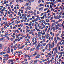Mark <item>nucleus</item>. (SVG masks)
<instances>
[{
    "mask_svg": "<svg viewBox=\"0 0 64 64\" xmlns=\"http://www.w3.org/2000/svg\"><path fill=\"white\" fill-rule=\"evenodd\" d=\"M35 49V48H32L30 49V52H32V51H34V50Z\"/></svg>",
    "mask_w": 64,
    "mask_h": 64,
    "instance_id": "1",
    "label": "nucleus"
},
{
    "mask_svg": "<svg viewBox=\"0 0 64 64\" xmlns=\"http://www.w3.org/2000/svg\"><path fill=\"white\" fill-rule=\"evenodd\" d=\"M27 9L29 10H31V7H30L29 6H28L27 7Z\"/></svg>",
    "mask_w": 64,
    "mask_h": 64,
    "instance_id": "2",
    "label": "nucleus"
},
{
    "mask_svg": "<svg viewBox=\"0 0 64 64\" xmlns=\"http://www.w3.org/2000/svg\"><path fill=\"white\" fill-rule=\"evenodd\" d=\"M29 3L28 2V3H26V4H25L24 6H28V5H29Z\"/></svg>",
    "mask_w": 64,
    "mask_h": 64,
    "instance_id": "3",
    "label": "nucleus"
},
{
    "mask_svg": "<svg viewBox=\"0 0 64 64\" xmlns=\"http://www.w3.org/2000/svg\"><path fill=\"white\" fill-rule=\"evenodd\" d=\"M34 61V60H32L30 62V64H32V63H33V61Z\"/></svg>",
    "mask_w": 64,
    "mask_h": 64,
    "instance_id": "4",
    "label": "nucleus"
},
{
    "mask_svg": "<svg viewBox=\"0 0 64 64\" xmlns=\"http://www.w3.org/2000/svg\"><path fill=\"white\" fill-rule=\"evenodd\" d=\"M9 17H10V18H12V14H10L9 15Z\"/></svg>",
    "mask_w": 64,
    "mask_h": 64,
    "instance_id": "5",
    "label": "nucleus"
},
{
    "mask_svg": "<svg viewBox=\"0 0 64 64\" xmlns=\"http://www.w3.org/2000/svg\"><path fill=\"white\" fill-rule=\"evenodd\" d=\"M10 62H11V60H9L8 62V64H9V63H10Z\"/></svg>",
    "mask_w": 64,
    "mask_h": 64,
    "instance_id": "6",
    "label": "nucleus"
},
{
    "mask_svg": "<svg viewBox=\"0 0 64 64\" xmlns=\"http://www.w3.org/2000/svg\"><path fill=\"white\" fill-rule=\"evenodd\" d=\"M11 51L12 52V54H13V49H11Z\"/></svg>",
    "mask_w": 64,
    "mask_h": 64,
    "instance_id": "7",
    "label": "nucleus"
},
{
    "mask_svg": "<svg viewBox=\"0 0 64 64\" xmlns=\"http://www.w3.org/2000/svg\"><path fill=\"white\" fill-rule=\"evenodd\" d=\"M40 6H44V4H40Z\"/></svg>",
    "mask_w": 64,
    "mask_h": 64,
    "instance_id": "8",
    "label": "nucleus"
},
{
    "mask_svg": "<svg viewBox=\"0 0 64 64\" xmlns=\"http://www.w3.org/2000/svg\"><path fill=\"white\" fill-rule=\"evenodd\" d=\"M2 44H0V49H2Z\"/></svg>",
    "mask_w": 64,
    "mask_h": 64,
    "instance_id": "9",
    "label": "nucleus"
},
{
    "mask_svg": "<svg viewBox=\"0 0 64 64\" xmlns=\"http://www.w3.org/2000/svg\"><path fill=\"white\" fill-rule=\"evenodd\" d=\"M34 55L33 54H31L30 56H30V57H32Z\"/></svg>",
    "mask_w": 64,
    "mask_h": 64,
    "instance_id": "10",
    "label": "nucleus"
},
{
    "mask_svg": "<svg viewBox=\"0 0 64 64\" xmlns=\"http://www.w3.org/2000/svg\"><path fill=\"white\" fill-rule=\"evenodd\" d=\"M18 53H22V51H20V50H19L18 51Z\"/></svg>",
    "mask_w": 64,
    "mask_h": 64,
    "instance_id": "11",
    "label": "nucleus"
},
{
    "mask_svg": "<svg viewBox=\"0 0 64 64\" xmlns=\"http://www.w3.org/2000/svg\"><path fill=\"white\" fill-rule=\"evenodd\" d=\"M38 18H36V19H35L34 20V22H36V21H37V20H38Z\"/></svg>",
    "mask_w": 64,
    "mask_h": 64,
    "instance_id": "12",
    "label": "nucleus"
},
{
    "mask_svg": "<svg viewBox=\"0 0 64 64\" xmlns=\"http://www.w3.org/2000/svg\"><path fill=\"white\" fill-rule=\"evenodd\" d=\"M35 58H36V59H37V58H40V57L38 56H36Z\"/></svg>",
    "mask_w": 64,
    "mask_h": 64,
    "instance_id": "13",
    "label": "nucleus"
},
{
    "mask_svg": "<svg viewBox=\"0 0 64 64\" xmlns=\"http://www.w3.org/2000/svg\"><path fill=\"white\" fill-rule=\"evenodd\" d=\"M36 53H36H35V54H33V55L34 56H35V55H37V53Z\"/></svg>",
    "mask_w": 64,
    "mask_h": 64,
    "instance_id": "14",
    "label": "nucleus"
},
{
    "mask_svg": "<svg viewBox=\"0 0 64 64\" xmlns=\"http://www.w3.org/2000/svg\"><path fill=\"white\" fill-rule=\"evenodd\" d=\"M55 45V44H54V43H53V44L52 45V47H54V46Z\"/></svg>",
    "mask_w": 64,
    "mask_h": 64,
    "instance_id": "15",
    "label": "nucleus"
},
{
    "mask_svg": "<svg viewBox=\"0 0 64 64\" xmlns=\"http://www.w3.org/2000/svg\"><path fill=\"white\" fill-rule=\"evenodd\" d=\"M10 40L11 41H13V38H10Z\"/></svg>",
    "mask_w": 64,
    "mask_h": 64,
    "instance_id": "16",
    "label": "nucleus"
},
{
    "mask_svg": "<svg viewBox=\"0 0 64 64\" xmlns=\"http://www.w3.org/2000/svg\"><path fill=\"white\" fill-rule=\"evenodd\" d=\"M28 60H31V58H30V56H28Z\"/></svg>",
    "mask_w": 64,
    "mask_h": 64,
    "instance_id": "17",
    "label": "nucleus"
},
{
    "mask_svg": "<svg viewBox=\"0 0 64 64\" xmlns=\"http://www.w3.org/2000/svg\"><path fill=\"white\" fill-rule=\"evenodd\" d=\"M58 17V15H57L55 19H57Z\"/></svg>",
    "mask_w": 64,
    "mask_h": 64,
    "instance_id": "18",
    "label": "nucleus"
},
{
    "mask_svg": "<svg viewBox=\"0 0 64 64\" xmlns=\"http://www.w3.org/2000/svg\"><path fill=\"white\" fill-rule=\"evenodd\" d=\"M29 12L30 13H33V12L32 10H30V11H29Z\"/></svg>",
    "mask_w": 64,
    "mask_h": 64,
    "instance_id": "19",
    "label": "nucleus"
},
{
    "mask_svg": "<svg viewBox=\"0 0 64 64\" xmlns=\"http://www.w3.org/2000/svg\"><path fill=\"white\" fill-rule=\"evenodd\" d=\"M20 2H23V0H19Z\"/></svg>",
    "mask_w": 64,
    "mask_h": 64,
    "instance_id": "20",
    "label": "nucleus"
},
{
    "mask_svg": "<svg viewBox=\"0 0 64 64\" xmlns=\"http://www.w3.org/2000/svg\"><path fill=\"white\" fill-rule=\"evenodd\" d=\"M8 51H10V48H9V47L8 48Z\"/></svg>",
    "mask_w": 64,
    "mask_h": 64,
    "instance_id": "21",
    "label": "nucleus"
},
{
    "mask_svg": "<svg viewBox=\"0 0 64 64\" xmlns=\"http://www.w3.org/2000/svg\"><path fill=\"white\" fill-rule=\"evenodd\" d=\"M39 50V48H38L36 47V50Z\"/></svg>",
    "mask_w": 64,
    "mask_h": 64,
    "instance_id": "22",
    "label": "nucleus"
},
{
    "mask_svg": "<svg viewBox=\"0 0 64 64\" xmlns=\"http://www.w3.org/2000/svg\"><path fill=\"white\" fill-rule=\"evenodd\" d=\"M24 61L26 62V61H27V59L26 58L24 60Z\"/></svg>",
    "mask_w": 64,
    "mask_h": 64,
    "instance_id": "23",
    "label": "nucleus"
},
{
    "mask_svg": "<svg viewBox=\"0 0 64 64\" xmlns=\"http://www.w3.org/2000/svg\"><path fill=\"white\" fill-rule=\"evenodd\" d=\"M59 21L60 22V21H62V19H60L59 20Z\"/></svg>",
    "mask_w": 64,
    "mask_h": 64,
    "instance_id": "24",
    "label": "nucleus"
},
{
    "mask_svg": "<svg viewBox=\"0 0 64 64\" xmlns=\"http://www.w3.org/2000/svg\"><path fill=\"white\" fill-rule=\"evenodd\" d=\"M38 27V26H37L35 27V29H36V30H37Z\"/></svg>",
    "mask_w": 64,
    "mask_h": 64,
    "instance_id": "25",
    "label": "nucleus"
},
{
    "mask_svg": "<svg viewBox=\"0 0 64 64\" xmlns=\"http://www.w3.org/2000/svg\"><path fill=\"white\" fill-rule=\"evenodd\" d=\"M29 48H30V47H28V48H27V50H28L29 49Z\"/></svg>",
    "mask_w": 64,
    "mask_h": 64,
    "instance_id": "26",
    "label": "nucleus"
},
{
    "mask_svg": "<svg viewBox=\"0 0 64 64\" xmlns=\"http://www.w3.org/2000/svg\"><path fill=\"white\" fill-rule=\"evenodd\" d=\"M34 15H36V13H35V12H34Z\"/></svg>",
    "mask_w": 64,
    "mask_h": 64,
    "instance_id": "27",
    "label": "nucleus"
},
{
    "mask_svg": "<svg viewBox=\"0 0 64 64\" xmlns=\"http://www.w3.org/2000/svg\"><path fill=\"white\" fill-rule=\"evenodd\" d=\"M54 26V23H52V27H53Z\"/></svg>",
    "mask_w": 64,
    "mask_h": 64,
    "instance_id": "28",
    "label": "nucleus"
},
{
    "mask_svg": "<svg viewBox=\"0 0 64 64\" xmlns=\"http://www.w3.org/2000/svg\"><path fill=\"white\" fill-rule=\"evenodd\" d=\"M47 48H48V46H46L45 48V49L46 50H47Z\"/></svg>",
    "mask_w": 64,
    "mask_h": 64,
    "instance_id": "29",
    "label": "nucleus"
},
{
    "mask_svg": "<svg viewBox=\"0 0 64 64\" xmlns=\"http://www.w3.org/2000/svg\"><path fill=\"white\" fill-rule=\"evenodd\" d=\"M37 14H39V11H37Z\"/></svg>",
    "mask_w": 64,
    "mask_h": 64,
    "instance_id": "30",
    "label": "nucleus"
},
{
    "mask_svg": "<svg viewBox=\"0 0 64 64\" xmlns=\"http://www.w3.org/2000/svg\"><path fill=\"white\" fill-rule=\"evenodd\" d=\"M59 14H60V15H62V12H60L59 13Z\"/></svg>",
    "mask_w": 64,
    "mask_h": 64,
    "instance_id": "31",
    "label": "nucleus"
},
{
    "mask_svg": "<svg viewBox=\"0 0 64 64\" xmlns=\"http://www.w3.org/2000/svg\"><path fill=\"white\" fill-rule=\"evenodd\" d=\"M41 0H38V3H40V2H41Z\"/></svg>",
    "mask_w": 64,
    "mask_h": 64,
    "instance_id": "32",
    "label": "nucleus"
},
{
    "mask_svg": "<svg viewBox=\"0 0 64 64\" xmlns=\"http://www.w3.org/2000/svg\"><path fill=\"white\" fill-rule=\"evenodd\" d=\"M51 16H50L48 17V19H49L50 18H51Z\"/></svg>",
    "mask_w": 64,
    "mask_h": 64,
    "instance_id": "33",
    "label": "nucleus"
},
{
    "mask_svg": "<svg viewBox=\"0 0 64 64\" xmlns=\"http://www.w3.org/2000/svg\"><path fill=\"white\" fill-rule=\"evenodd\" d=\"M7 39H8V40H10V38H9L8 37L7 38Z\"/></svg>",
    "mask_w": 64,
    "mask_h": 64,
    "instance_id": "34",
    "label": "nucleus"
},
{
    "mask_svg": "<svg viewBox=\"0 0 64 64\" xmlns=\"http://www.w3.org/2000/svg\"><path fill=\"white\" fill-rule=\"evenodd\" d=\"M32 19H34V18H35L34 17V16H32Z\"/></svg>",
    "mask_w": 64,
    "mask_h": 64,
    "instance_id": "35",
    "label": "nucleus"
},
{
    "mask_svg": "<svg viewBox=\"0 0 64 64\" xmlns=\"http://www.w3.org/2000/svg\"><path fill=\"white\" fill-rule=\"evenodd\" d=\"M10 50H8V52H7V53H10Z\"/></svg>",
    "mask_w": 64,
    "mask_h": 64,
    "instance_id": "36",
    "label": "nucleus"
},
{
    "mask_svg": "<svg viewBox=\"0 0 64 64\" xmlns=\"http://www.w3.org/2000/svg\"><path fill=\"white\" fill-rule=\"evenodd\" d=\"M8 36H9V35H10V34H5L6 35H8Z\"/></svg>",
    "mask_w": 64,
    "mask_h": 64,
    "instance_id": "37",
    "label": "nucleus"
},
{
    "mask_svg": "<svg viewBox=\"0 0 64 64\" xmlns=\"http://www.w3.org/2000/svg\"><path fill=\"white\" fill-rule=\"evenodd\" d=\"M14 12L16 14H17V12L16 10L14 11Z\"/></svg>",
    "mask_w": 64,
    "mask_h": 64,
    "instance_id": "38",
    "label": "nucleus"
},
{
    "mask_svg": "<svg viewBox=\"0 0 64 64\" xmlns=\"http://www.w3.org/2000/svg\"><path fill=\"white\" fill-rule=\"evenodd\" d=\"M40 46H39V45H38V46H37L36 48H39V47H40Z\"/></svg>",
    "mask_w": 64,
    "mask_h": 64,
    "instance_id": "39",
    "label": "nucleus"
},
{
    "mask_svg": "<svg viewBox=\"0 0 64 64\" xmlns=\"http://www.w3.org/2000/svg\"><path fill=\"white\" fill-rule=\"evenodd\" d=\"M55 51H56V53H58V51L57 50H55Z\"/></svg>",
    "mask_w": 64,
    "mask_h": 64,
    "instance_id": "40",
    "label": "nucleus"
},
{
    "mask_svg": "<svg viewBox=\"0 0 64 64\" xmlns=\"http://www.w3.org/2000/svg\"><path fill=\"white\" fill-rule=\"evenodd\" d=\"M14 48H15L16 49H17V47L16 46H14Z\"/></svg>",
    "mask_w": 64,
    "mask_h": 64,
    "instance_id": "41",
    "label": "nucleus"
},
{
    "mask_svg": "<svg viewBox=\"0 0 64 64\" xmlns=\"http://www.w3.org/2000/svg\"><path fill=\"white\" fill-rule=\"evenodd\" d=\"M48 44L49 45V46H51V44H50V42L49 43H48Z\"/></svg>",
    "mask_w": 64,
    "mask_h": 64,
    "instance_id": "42",
    "label": "nucleus"
},
{
    "mask_svg": "<svg viewBox=\"0 0 64 64\" xmlns=\"http://www.w3.org/2000/svg\"><path fill=\"white\" fill-rule=\"evenodd\" d=\"M23 21H24V20H21L22 23H23Z\"/></svg>",
    "mask_w": 64,
    "mask_h": 64,
    "instance_id": "43",
    "label": "nucleus"
},
{
    "mask_svg": "<svg viewBox=\"0 0 64 64\" xmlns=\"http://www.w3.org/2000/svg\"><path fill=\"white\" fill-rule=\"evenodd\" d=\"M55 42L56 43V44H57V40H56Z\"/></svg>",
    "mask_w": 64,
    "mask_h": 64,
    "instance_id": "44",
    "label": "nucleus"
},
{
    "mask_svg": "<svg viewBox=\"0 0 64 64\" xmlns=\"http://www.w3.org/2000/svg\"><path fill=\"white\" fill-rule=\"evenodd\" d=\"M11 7L12 8H13V5H12L11 6Z\"/></svg>",
    "mask_w": 64,
    "mask_h": 64,
    "instance_id": "45",
    "label": "nucleus"
},
{
    "mask_svg": "<svg viewBox=\"0 0 64 64\" xmlns=\"http://www.w3.org/2000/svg\"><path fill=\"white\" fill-rule=\"evenodd\" d=\"M5 60H6V58H4L3 60V61H5Z\"/></svg>",
    "mask_w": 64,
    "mask_h": 64,
    "instance_id": "46",
    "label": "nucleus"
},
{
    "mask_svg": "<svg viewBox=\"0 0 64 64\" xmlns=\"http://www.w3.org/2000/svg\"><path fill=\"white\" fill-rule=\"evenodd\" d=\"M53 15H54V16H55V15H56V14H55V13L54 12L53 13Z\"/></svg>",
    "mask_w": 64,
    "mask_h": 64,
    "instance_id": "47",
    "label": "nucleus"
},
{
    "mask_svg": "<svg viewBox=\"0 0 64 64\" xmlns=\"http://www.w3.org/2000/svg\"><path fill=\"white\" fill-rule=\"evenodd\" d=\"M60 25V24H57V26L58 27V26H59V25Z\"/></svg>",
    "mask_w": 64,
    "mask_h": 64,
    "instance_id": "48",
    "label": "nucleus"
},
{
    "mask_svg": "<svg viewBox=\"0 0 64 64\" xmlns=\"http://www.w3.org/2000/svg\"><path fill=\"white\" fill-rule=\"evenodd\" d=\"M16 2L17 3H18V2H19V0H17L16 1Z\"/></svg>",
    "mask_w": 64,
    "mask_h": 64,
    "instance_id": "49",
    "label": "nucleus"
},
{
    "mask_svg": "<svg viewBox=\"0 0 64 64\" xmlns=\"http://www.w3.org/2000/svg\"><path fill=\"white\" fill-rule=\"evenodd\" d=\"M55 28H54V27L52 28V29L53 30H55Z\"/></svg>",
    "mask_w": 64,
    "mask_h": 64,
    "instance_id": "50",
    "label": "nucleus"
},
{
    "mask_svg": "<svg viewBox=\"0 0 64 64\" xmlns=\"http://www.w3.org/2000/svg\"><path fill=\"white\" fill-rule=\"evenodd\" d=\"M50 12H49L48 14V16H49V15H50Z\"/></svg>",
    "mask_w": 64,
    "mask_h": 64,
    "instance_id": "51",
    "label": "nucleus"
},
{
    "mask_svg": "<svg viewBox=\"0 0 64 64\" xmlns=\"http://www.w3.org/2000/svg\"><path fill=\"white\" fill-rule=\"evenodd\" d=\"M48 37H49V36H46V39H48Z\"/></svg>",
    "mask_w": 64,
    "mask_h": 64,
    "instance_id": "52",
    "label": "nucleus"
},
{
    "mask_svg": "<svg viewBox=\"0 0 64 64\" xmlns=\"http://www.w3.org/2000/svg\"><path fill=\"white\" fill-rule=\"evenodd\" d=\"M37 44H36L35 45V47H37Z\"/></svg>",
    "mask_w": 64,
    "mask_h": 64,
    "instance_id": "53",
    "label": "nucleus"
},
{
    "mask_svg": "<svg viewBox=\"0 0 64 64\" xmlns=\"http://www.w3.org/2000/svg\"><path fill=\"white\" fill-rule=\"evenodd\" d=\"M30 29H32V28H33V26H30Z\"/></svg>",
    "mask_w": 64,
    "mask_h": 64,
    "instance_id": "54",
    "label": "nucleus"
},
{
    "mask_svg": "<svg viewBox=\"0 0 64 64\" xmlns=\"http://www.w3.org/2000/svg\"><path fill=\"white\" fill-rule=\"evenodd\" d=\"M38 10L39 11L41 10V8H39L38 9Z\"/></svg>",
    "mask_w": 64,
    "mask_h": 64,
    "instance_id": "55",
    "label": "nucleus"
},
{
    "mask_svg": "<svg viewBox=\"0 0 64 64\" xmlns=\"http://www.w3.org/2000/svg\"><path fill=\"white\" fill-rule=\"evenodd\" d=\"M8 14H10V12L9 11L8 12Z\"/></svg>",
    "mask_w": 64,
    "mask_h": 64,
    "instance_id": "56",
    "label": "nucleus"
},
{
    "mask_svg": "<svg viewBox=\"0 0 64 64\" xmlns=\"http://www.w3.org/2000/svg\"><path fill=\"white\" fill-rule=\"evenodd\" d=\"M6 7H7V6H9V4H6Z\"/></svg>",
    "mask_w": 64,
    "mask_h": 64,
    "instance_id": "57",
    "label": "nucleus"
},
{
    "mask_svg": "<svg viewBox=\"0 0 64 64\" xmlns=\"http://www.w3.org/2000/svg\"><path fill=\"white\" fill-rule=\"evenodd\" d=\"M43 46H45L46 45V43H44V44H43Z\"/></svg>",
    "mask_w": 64,
    "mask_h": 64,
    "instance_id": "58",
    "label": "nucleus"
},
{
    "mask_svg": "<svg viewBox=\"0 0 64 64\" xmlns=\"http://www.w3.org/2000/svg\"><path fill=\"white\" fill-rule=\"evenodd\" d=\"M12 3V2H11L10 3V4L11 5Z\"/></svg>",
    "mask_w": 64,
    "mask_h": 64,
    "instance_id": "59",
    "label": "nucleus"
},
{
    "mask_svg": "<svg viewBox=\"0 0 64 64\" xmlns=\"http://www.w3.org/2000/svg\"><path fill=\"white\" fill-rule=\"evenodd\" d=\"M34 62L35 63H37V60H34Z\"/></svg>",
    "mask_w": 64,
    "mask_h": 64,
    "instance_id": "60",
    "label": "nucleus"
},
{
    "mask_svg": "<svg viewBox=\"0 0 64 64\" xmlns=\"http://www.w3.org/2000/svg\"><path fill=\"white\" fill-rule=\"evenodd\" d=\"M17 41H18V39H16L15 40V41H16V42Z\"/></svg>",
    "mask_w": 64,
    "mask_h": 64,
    "instance_id": "61",
    "label": "nucleus"
},
{
    "mask_svg": "<svg viewBox=\"0 0 64 64\" xmlns=\"http://www.w3.org/2000/svg\"><path fill=\"white\" fill-rule=\"evenodd\" d=\"M51 39H52V40H53V37L52 36V38H51Z\"/></svg>",
    "mask_w": 64,
    "mask_h": 64,
    "instance_id": "62",
    "label": "nucleus"
},
{
    "mask_svg": "<svg viewBox=\"0 0 64 64\" xmlns=\"http://www.w3.org/2000/svg\"><path fill=\"white\" fill-rule=\"evenodd\" d=\"M10 62H13V60H10Z\"/></svg>",
    "mask_w": 64,
    "mask_h": 64,
    "instance_id": "63",
    "label": "nucleus"
},
{
    "mask_svg": "<svg viewBox=\"0 0 64 64\" xmlns=\"http://www.w3.org/2000/svg\"><path fill=\"white\" fill-rule=\"evenodd\" d=\"M49 12V10H48V11H47L46 13H48Z\"/></svg>",
    "mask_w": 64,
    "mask_h": 64,
    "instance_id": "64",
    "label": "nucleus"
}]
</instances>
